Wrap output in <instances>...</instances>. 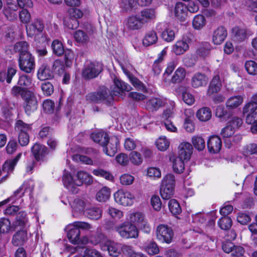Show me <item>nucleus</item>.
Instances as JSON below:
<instances>
[{
	"instance_id": "1",
	"label": "nucleus",
	"mask_w": 257,
	"mask_h": 257,
	"mask_svg": "<svg viewBox=\"0 0 257 257\" xmlns=\"http://www.w3.org/2000/svg\"><path fill=\"white\" fill-rule=\"evenodd\" d=\"M43 22L40 19H36L34 22L26 26L27 35L29 37H34L35 41L39 43H45L46 37L42 33L44 29Z\"/></svg>"
},
{
	"instance_id": "2",
	"label": "nucleus",
	"mask_w": 257,
	"mask_h": 257,
	"mask_svg": "<svg viewBox=\"0 0 257 257\" xmlns=\"http://www.w3.org/2000/svg\"><path fill=\"white\" fill-rule=\"evenodd\" d=\"M113 94L104 86L100 87L96 92L90 93L89 99L95 103L110 104L113 100Z\"/></svg>"
},
{
	"instance_id": "3",
	"label": "nucleus",
	"mask_w": 257,
	"mask_h": 257,
	"mask_svg": "<svg viewBox=\"0 0 257 257\" xmlns=\"http://www.w3.org/2000/svg\"><path fill=\"white\" fill-rule=\"evenodd\" d=\"M115 230L123 238H137L139 236L137 227L130 222L125 221L117 225Z\"/></svg>"
},
{
	"instance_id": "4",
	"label": "nucleus",
	"mask_w": 257,
	"mask_h": 257,
	"mask_svg": "<svg viewBox=\"0 0 257 257\" xmlns=\"http://www.w3.org/2000/svg\"><path fill=\"white\" fill-rule=\"evenodd\" d=\"M242 113L246 116L247 123L251 124L254 121V116L257 115V93L253 95L250 100L244 105Z\"/></svg>"
},
{
	"instance_id": "5",
	"label": "nucleus",
	"mask_w": 257,
	"mask_h": 257,
	"mask_svg": "<svg viewBox=\"0 0 257 257\" xmlns=\"http://www.w3.org/2000/svg\"><path fill=\"white\" fill-rule=\"evenodd\" d=\"M103 70L102 64L97 62H90L83 69L82 76L85 80H90L97 77Z\"/></svg>"
},
{
	"instance_id": "6",
	"label": "nucleus",
	"mask_w": 257,
	"mask_h": 257,
	"mask_svg": "<svg viewBox=\"0 0 257 257\" xmlns=\"http://www.w3.org/2000/svg\"><path fill=\"white\" fill-rule=\"evenodd\" d=\"M22 99L24 100L23 106L25 112L27 115H30L37 110L38 103L34 91L30 90L25 96L24 95Z\"/></svg>"
},
{
	"instance_id": "7",
	"label": "nucleus",
	"mask_w": 257,
	"mask_h": 257,
	"mask_svg": "<svg viewBox=\"0 0 257 257\" xmlns=\"http://www.w3.org/2000/svg\"><path fill=\"white\" fill-rule=\"evenodd\" d=\"M19 65L21 70L31 73L35 68V60L31 54H22L19 56Z\"/></svg>"
},
{
	"instance_id": "8",
	"label": "nucleus",
	"mask_w": 257,
	"mask_h": 257,
	"mask_svg": "<svg viewBox=\"0 0 257 257\" xmlns=\"http://www.w3.org/2000/svg\"><path fill=\"white\" fill-rule=\"evenodd\" d=\"M114 198L116 203L127 206L133 204L135 196L127 191L119 190L114 194Z\"/></svg>"
},
{
	"instance_id": "9",
	"label": "nucleus",
	"mask_w": 257,
	"mask_h": 257,
	"mask_svg": "<svg viewBox=\"0 0 257 257\" xmlns=\"http://www.w3.org/2000/svg\"><path fill=\"white\" fill-rule=\"evenodd\" d=\"M173 236L172 229L167 225H160L157 228V238L162 242L170 243Z\"/></svg>"
},
{
	"instance_id": "10",
	"label": "nucleus",
	"mask_w": 257,
	"mask_h": 257,
	"mask_svg": "<svg viewBox=\"0 0 257 257\" xmlns=\"http://www.w3.org/2000/svg\"><path fill=\"white\" fill-rule=\"evenodd\" d=\"M119 140L117 137L113 136L107 139L105 145L102 146L103 152L108 156L112 157L117 152Z\"/></svg>"
},
{
	"instance_id": "11",
	"label": "nucleus",
	"mask_w": 257,
	"mask_h": 257,
	"mask_svg": "<svg viewBox=\"0 0 257 257\" xmlns=\"http://www.w3.org/2000/svg\"><path fill=\"white\" fill-rule=\"evenodd\" d=\"M144 26L138 14L133 15L125 20V26L129 30H139L142 29Z\"/></svg>"
},
{
	"instance_id": "12",
	"label": "nucleus",
	"mask_w": 257,
	"mask_h": 257,
	"mask_svg": "<svg viewBox=\"0 0 257 257\" xmlns=\"http://www.w3.org/2000/svg\"><path fill=\"white\" fill-rule=\"evenodd\" d=\"M144 25L155 20L157 13L154 9H145L138 14Z\"/></svg>"
},
{
	"instance_id": "13",
	"label": "nucleus",
	"mask_w": 257,
	"mask_h": 257,
	"mask_svg": "<svg viewBox=\"0 0 257 257\" xmlns=\"http://www.w3.org/2000/svg\"><path fill=\"white\" fill-rule=\"evenodd\" d=\"M178 149V157L185 161L190 159L193 152V147L190 143L183 142L179 145Z\"/></svg>"
},
{
	"instance_id": "14",
	"label": "nucleus",
	"mask_w": 257,
	"mask_h": 257,
	"mask_svg": "<svg viewBox=\"0 0 257 257\" xmlns=\"http://www.w3.org/2000/svg\"><path fill=\"white\" fill-rule=\"evenodd\" d=\"M222 146L220 138L216 136L210 137L207 142V147L210 153L215 154L218 153Z\"/></svg>"
},
{
	"instance_id": "15",
	"label": "nucleus",
	"mask_w": 257,
	"mask_h": 257,
	"mask_svg": "<svg viewBox=\"0 0 257 257\" xmlns=\"http://www.w3.org/2000/svg\"><path fill=\"white\" fill-rule=\"evenodd\" d=\"M227 31L223 27H219L214 30L212 35V41L215 45L221 44L227 36Z\"/></svg>"
},
{
	"instance_id": "16",
	"label": "nucleus",
	"mask_w": 257,
	"mask_h": 257,
	"mask_svg": "<svg viewBox=\"0 0 257 257\" xmlns=\"http://www.w3.org/2000/svg\"><path fill=\"white\" fill-rule=\"evenodd\" d=\"M158 37L157 32L154 30H150L146 33L143 40L144 46L149 47L157 43Z\"/></svg>"
},
{
	"instance_id": "17",
	"label": "nucleus",
	"mask_w": 257,
	"mask_h": 257,
	"mask_svg": "<svg viewBox=\"0 0 257 257\" xmlns=\"http://www.w3.org/2000/svg\"><path fill=\"white\" fill-rule=\"evenodd\" d=\"M32 153L37 161H40L48 154L47 148L40 144L36 143L31 149Z\"/></svg>"
},
{
	"instance_id": "18",
	"label": "nucleus",
	"mask_w": 257,
	"mask_h": 257,
	"mask_svg": "<svg viewBox=\"0 0 257 257\" xmlns=\"http://www.w3.org/2000/svg\"><path fill=\"white\" fill-rule=\"evenodd\" d=\"M208 81V78L205 74L196 73L192 77L191 85L194 88H198L206 85Z\"/></svg>"
},
{
	"instance_id": "19",
	"label": "nucleus",
	"mask_w": 257,
	"mask_h": 257,
	"mask_svg": "<svg viewBox=\"0 0 257 257\" xmlns=\"http://www.w3.org/2000/svg\"><path fill=\"white\" fill-rule=\"evenodd\" d=\"M221 87V83L220 77L216 74L213 77L207 90V95H211L220 91Z\"/></svg>"
},
{
	"instance_id": "20",
	"label": "nucleus",
	"mask_w": 257,
	"mask_h": 257,
	"mask_svg": "<svg viewBox=\"0 0 257 257\" xmlns=\"http://www.w3.org/2000/svg\"><path fill=\"white\" fill-rule=\"evenodd\" d=\"M235 130L229 124L224 127L221 132V135L223 137L226 146L229 148L231 145V138L234 134Z\"/></svg>"
},
{
	"instance_id": "21",
	"label": "nucleus",
	"mask_w": 257,
	"mask_h": 257,
	"mask_svg": "<svg viewBox=\"0 0 257 257\" xmlns=\"http://www.w3.org/2000/svg\"><path fill=\"white\" fill-rule=\"evenodd\" d=\"M68 13L70 18L74 19L72 20L74 24H73L72 26L69 25L68 27L73 29L76 28L78 25V21L76 19L81 18L83 15V13L80 10L74 8H70L68 11Z\"/></svg>"
},
{
	"instance_id": "22",
	"label": "nucleus",
	"mask_w": 257,
	"mask_h": 257,
	"mask_svg": "<svg viewBox=\"0 0 257 257\" xmlns=\"http://www.w3.org/2000/svg\"><path fill=\"white\" fill-rule=\"evenodd\" d=\"M37 76L39 79L44 81L52 78L53 74L49 67L45 65H42L38 71Z\"/></svg>"
},
{
	"instance_id": "23",
	"label": "nucleus",
	"mask_w": 257,
	"mask_h": 257,
	"mask_svg": "<svg viewBox=\"0 0 257 257\" xmlns=\"http://www.w3.org/2000/svg\"><path fill=\"white\" fill-rule=\"evenodd\" d=\"M69 224L66 229L68 230L67 236L69 240L73 243H78L79 241L80 231L76 227L71 226Z\"/></svg>"
},
{
	"instance_id": "24",
	"label": "nucleus",
	"mask_w": 257,
	"mask_h": 257,
	"mask_svg": "<svg viewBox=\"0 0 257 257\" xmlns=\"http://www.w3.org/2000/svg\"><path fill=\"white\" fill-rule=\"evenodd\" d=\"M63 182L64 185L72 193L77 192V187H75L73 178L68 172H64L63 176Z\"/></svg>"
},
{
	"instance_id": "25",
	"label": "nucleus",
	"mask_w": 257,
	"mask_h": 257,
	"mask_svg": "<svg viewBox=\"0 0 257 257\" xmlns=\"http://www.w3.org/2000/svg\"><path fill=\"white\" fill-rule=\"evenodd\" d=\"M243 101V98L240 95L233 96L226 101V107L229 109H233L240 105Z\"/></svg>"
},
{
	"instance_id": "26",
	"label": "nucleus",
	"mask_w": 257,
	"mask_h": 257,
	"mask_svg": "<svg viewBox=\"0 0 257 257\" xmlns=\"http://www.w3.org/2000/svg\"><path fill=\"white\" fill-rule=\"evenodd\" d=\"M21 155V153L18 154L15 158L7 161L3 165L2 168L3 172H7L6 175H8V176H9V173L13 171L15 166L20 159Z\"/></svg>"
},
{
	"instance_id": "27",
	"label": "nucleus",
	"mask_w": 257,
	"mask_h": 257,
	"mask_svg": "<svg viewBox=\"0 0 257 257\" xmlns=\"http://www.w3.org/2000/svg\"><path fill=\"white\" fill-rule=\"evenodd\" d=\"M27 233L25 230L17 231L13 236L12 243L15 246L23 245L27 240Z\"/></svg>"
},
{
	"instance_id": "28",
	"label": "nucleus",
	"mask_w": 257,
	"mask_h": 257,
	"mask_svg": "<svg viewBox=\"0 0 257 257\" xmlns=\"http://www.w3.org/2000/svg\"><path fill=\"white\" fill-rule=\"evenodd\" d=\"M175 16L180 20L183 21L187 15V6L182 3H177L175 7Z\"/></svg>"
},
{
	"instance_id": "29",
	"label": "nucleus",
	"mask_w": 257,
	"mask_h": 257,
	"mask_svg": "<svg viewBox=\"0 0 257 257\" xmlns=\"http://www.w3.org/2000/svg\"><path fill=\"white\" fill-rule=\"evenodd\" d=\"M113 82L115 86L118 89L117 90H113V94L114 95H117L120 94V92L124 91H129L131 90V86L127 83L120 81L117 78L113 80Z\"/></svg>"
},
{
	"instance_id": "30",
	"label": "nucleus",
	"mask_w": 257,
	"mask_h": 257,
	"mask_svg": "<svg viewBox=\"0 0 257 257\" xmlns=\"http://www.w3.org/2000/svg\"><path fill=\"white\" fill-rule=\"evenodd\" d=\"M87 205V202L82 199L76 198L70 203L73 212L81 213L84 212Z\"/></svg>"
},
{
	"instance_id": "31",
	"label": "nucleus",
	"mask_w": 257,
	"mask_h": 257,
	"mask_svg": "<svg viewBox=\"0 0 257 257\" xmlns=\"http://www.w3.org/2000/svg\"><path fill=\"white\" fill-rule=\"evenodd\" d=\"M102 211L97 207L87 208L85 211V215L90 219L97 220L101 217Z\"/></svg>"
},
{
	"instance_id": "32",
	"label": "nucleus",
	"mask_w": 257,
	"mask_h": 257,
	"mask_svg": "<svg viewBox=\"0 0 257 257\" xmlns=\"http://www.w3.org/2000/svg\"><path fill=\"white\" fill-rule=\"evenodd\" d=\"M91 138L94 142L104 146L108 138V135L104 132H94L91 134Z\"/></svg>"
},
{
	"instance_id": "33",
	"label": "nucleus",
	"mask_w": 257,
	"mask_h": 257,
	"mask_svg": "<svg viewBox=\"0 0 257 257\" xmlns=\"http://www.w3.org/2000/svg\"><path fill=\"white\" fill-rule=\"evenodd\" d=\"M188 49L189 45L185 40L178 41L173 46V51L178 55L183 54Z\"/></svg>"
},
{
	"instance_id": "34",
	"label": "nucleus",
	"mask_w": 257,
	"mask_h": 257,
	"mask_svg": "<svg viewBox=\"0 0 257 257\" xmlns=\"http://www.w3.org/2000/svg\"><path fill=\"white\" fill-rule=\"evenodd\" d=\"M75 252H84V254L82 257H101L98 251L94 249L85 248L84 246L80 247L77 246L75 248Z\"/></svg>"
},
{
	"instance_id": "35",
	"label": "nucleus",
	"mask_w": 257,
	"mask_h": 257,
	"mask_svg": "<svg viewBox=\"0 0 257 257\" xmlns=\"http://www.w3.org/2000/svg\"><path fill=\"white\" fill-rule=\"evenodd\" d=\"M15 130L18 134L28 133L31 130V125L19 119L16 122Z\"/></svg>"
},
{
	"instance_id": "36",
	"label": "nucleus",
	"mask_w": 257,
	"mask_h": 257,
	"mask_svg": "<svg viewBox=\"0 0 257 257\" xmlns=\"http://www.w3.org/2000/svg\"><path fill=\"white\" fill-rule=\"evenodd\" d=\"M170 159L173 162V168L177 173H181L184 169V163L183 159L179 157H171Z\"/></svg>"
},
{
	"instance_id": "37",
	"label": "nucleus",
	"mask_w": 257,
	"mask_h": 257,
	"mask_svg": "<svg viewBox=\"0 0 257 257\" xmlns=\"http://www.w3.org/2000/svg\"><path fill=\"white\" fill-rule=\"evenodd\" d=\"M196 115L200 121H206L210 119L212 113L209 108L203 107L198 110Z\"/></svg>"
},
{
	"instance_id": "38",
	"label": "nucleus",
	"mask_w": 257,
	"mask_h": 257,
	"mask_svg": "<svg viewBox=\"0 0 257 257\" xmlns=\"http://www.w3.org/2000/svg\"><path fill=\"white\" fill-rule=\"evenodd\" d=\"M77 177L79 181V183L76 184L77 186H80L82 183L90 184L93 182L92 176L84 171H79L77 173Z\"/></svg>"
},
{
	"instance_id": "39",
	"label": "nucleus",
	"mask_w": 257,
	"mask_h": 257,
	"mask_svg": "<svg viewBox=\"0 0 257 257\" xmlns=\"http://www.w3.org/2000/svg\"><path fill=\"white\" fill-rule=\"evenodd\" d=\"M163 104V101L158 98H152L146 103V108L151 111H154L161 107Z\"/></svg>"
},
{
	"instance_id": "40",
	"label": "nucleus",
	"mask_w": 257,
	"mask_h": 257,
	"mask_svg": "<svg viewBox=\"0 0 257 257\" xmlns=\"http://www.w3.org/2000/svg\"><path fill=\"white\" fill-rule=\"evenodd\" d=\"M74 38L77 43L81 44H87L89 40V37L88 35L82 30H77L75 32Z\"/></svg>"
},
{
	"instance_id": "41",
	"label": "nucleus",
	"mask_w": 257,
	"mask_h": 257,
	"mask_svg": "<svg viewBox=\"0 0 257 257\" xmlns=\"http://www.w3.org/2000/svg\"><path fill=\"white\" fill-rule=\"evenodd\" d=\"M211 49L212 47L209 43H203L198 48L197 53L201 57L205 58L209 56Z\"/></svg>"
},
{
	"instance_id": "42",
	"label": "nucleus",
	"mask_w": 257,
	"mask_h": 257,
	"mask_svg": "<svg viewBox=\"0 0 257 257\" xmlns=\"http://www.w3.org/2000/svg\"><path fill=\"white\" fill-rule=\"evenodd\" d=\"M233 38L238 42L244 41L246 37V31L238 27H234L232 30Z\"/></svg>"
},
{
	"instance_id": "43",
	"label": "nucleus",
	"mask_w": 257,
	"mask_h": 257,
	"mask_svg": "<svg viewBox=\"0 0 257 257\" xmlns=\"http://www.w3.org/2000/svg\"><path fill=\"white\" fill-rule=\"evenodd\" d=\"M186 76V71L183 68L179 67L175 72L172 77L171 81L173 83L181 82Z\"/></svg>"
},
{
	"instance_id": "44",
	"label": "nucleus",
	"mask_w": 257,
	"mask_h": 257,
	"mask_svg": "<svg viewBox=\"0 0 257 257\" xmlns=\"http://www.w3.org/2000/svg\"><path fill=\"white\" fill-rule=\"evenodd\" d=\"M110 195V189L107 187H103L96 194V199L99 202H105Z\"/></svg>"
},
{
	"instance_id": "45",
	"label": "nucleus",
	"mask_w": 257,
	"mask_h": 257,
	"mask_svg": "<svg viewBox=\"0 0 257 257\" xmlns=\"http://www.w3.org/2000/svg\"><path fill=\"white\" fill-rule=\"evenodd\" d=\"M174 190V188L161 185L160 189V195L163 199L168 200L173 196Z\"/></svg>"
},
{
	"instance_id": "46",
	"label": "nucleus",
	"mask_w": 257,
	"mask_h": 257,
	"mask_svg": "<svg viewBox=\"0 0 257 257\" xmlns=\"http://www.w3.org/2000/svg\"><path fill=\"white\" fill-rule=\"evenodd\" d=\"M136 5L135 0H121L120 8L123 12H131Z\"/></svg>"
},
{
	"instance_id": "47",
	"label": "nucleus",
	"mask_w": 257,
	"mask_h": 257,
	"mask_svg": "<svg viewBox=\"0 0 257 257\" xmlns=\"http://www.w3.org/2000/svg\"><path fill=\"white\" fill-rule=\"evenodd\" d=\"M29 45L26 41H21L17 43L14 46V50L16 52L19 53V56L22 54H30L28 51Z\"/></svg>"
},
{
	"instance_id": "48",
	"label": "nucleus",
	"mask_w": 257,
	"mask_h": 257,
	"mask_svg": "<svg viewBox=\"0 0 257 257\" xmlns=\"http://www.w3.org/2000/svg\"><path fill=\"white\" fill-rule=\"evenodd\" d=\"M30 91V90L27 88L22 87L20 86L15 85L12 88L11 93L12 95L14 97H17L21 96V98H23L24 95L25 96Z\"/></svg>"
},
{
	"instance_id": "49",
	"label": "nucleus",
	"mask_w": 257,
	"mask_h": 257,
	"mask_svg": "<svg viewBox=\"0 0 257 257\" xmlns=\"http://www.w3.org/2000/svg\"><path fill=\"white\" fill-rule=\"evenodd\" d=\"M189 113L190 115L185 119V122L184 124V128L188 132H193L194 130V125L192 121L193 117V113H192L190 110H186L185 113Z\"/></svg>"
},
{
	"instance_id": "50",
	"label": "nucleus",
	"mask_w": 257,
	"mask_h": 257,
	"mask_svg": "<svg viewBox=\"0 0 257 257\" xmlns=\"http://www.w3.org/2000/svg\"><path fill=\"white\" fill-rule=\"evenodd\" d=\"M244 67L248 74L251 75H257V63L250 60L245 62Z\"/></svg>"
},
{
	"instance_id": "51",
	"label": "nucleus",
	"mask_w": 257,
	"mask_h": 257,
	"mask_svg": "<svg viewBox=\"0 0 257 257\" xmlns=\"http://www.w3.org/2000/svg\"><path fill=\"white\" fill-rule=\"evenodd\" d=\"M192 143L194 148L199 151H202L205 148V142L200 136H194L192 139Z\"/></svg>"
},
{
	"instance_id": "52",
	"label": "nucleus",
	"mask_w": 257,
	"mask_h": 257,
	"mask_svg": "<svg viewBox=\"0 0 257 257\" xmlns=\"http://www.w3.org/2000/svg\"><path fill=\"white\" fill-rule=\"evenodd\" d=\"M144 219V215L140 212L132 213L129 215L130 222L135 225H138Z\"/></svg>"
},
{
	"instance_id": "53",
	"label": "nucleus",
	"mask_w": 257,
	"mask_h": 257,
	"mask_svg": "<svg viewBox=\"0 0 257 257\" xmlns=\"http://www.w3.org/2000/svg\"><path fill=\"white\" fill-rule=\"evenodd\" d=\"M92 173L96 176L103 177L109 181H112L113 180V177L109 172L102 169H94L93 170Z\"/></svg>"
},
{
	"instance_id": "54",
	"label": "nucleus",
	"mask_w": 257,
	"mask_h": 257,
	"mask_svg": "<svg viewBox=\"0 0 257 257\" xmlns=\"http://www.w3.org/2000/svg\"><path fill=\"white\" fill-rule=\"evenodd\" d=\"M170 212L174 215H177L181 212V208L175 199H171L168 203Z\"/></svg>"
},
{
	"instance_id": "55",
	"label": "nucleus",
	"mask_w": 257,
	"mask_h": 257,
	"mask_svg": "<svg viewBox=\"0 0 257 257\" xmlns=\"http://www.w3.org/2000/svg\"><path fill=\"white\" fill-rule=\"evenodd\" d=\"M205 25L204 17L201 15L196 16L193 21V26L195 29L200 30Z\"/></svg>"
},
{
	"instance_id": "56",
	"label": "nucleus",
	"mask_w": 257,
	"mask_h": 257,
	"mask_svg": "<svg viewBox=\"0 0 257 257\" xmlns=\"http://www.w3.org/2000/svg\"><path fill=\"white\" fill-rule=\"evenodd\" d=\"M218 225L222 229L228 230L232 226V220L230 217L224 216L219 220Z\"/></svg>"
},
{
	"instance_id": "57",
	"label": "nucleus",
	"mask_w": 257,
	"mask_h": 257,
	"mask_svg": "<svg viewBox=\"0 0 257 257\" xmlns=\"http://www.w3.org/2000/svg\"><path fill=\"white\" fill-rule=\"evenodd\" d=\"M53 53L57 56H60L64 53L62 43L58 40L53 41L52 44Z\"/></svg>"
},
{
	"instance_id": "58",
	"label": "nucleus",
	"mask_w": 257,
	"mask_h": 257,
	"mask_svg": "<svg viewBox=\"0 0 257 257\" xmlns=\"http://www.w3.org/2000/svg\"><path fill=\"white\" fill-rule=\"evenodd\" d=\"M79 159L81 162L88 165H99L102 163L101 159L99 157H97L95 160L92 161L86 156L80 155Z\"/></svg>"
},
{
	"instance_id": "59",
	"label": "nucleus",
	"mask_w": 257,
	"mask_h": 257,
	"mask_svg": "<svg viewBox=\"0 0 257 257\" xmlns=\"http://www.w3.org/2000/svg\"><path fill=\"white\" fill-rule=\"evenodd\" d=\"M121 245L114 242L110 243L107 246V250L110 255L117 256L120 253Z\"/></svg>"
},
{
	"instance_id": "60",
	"label": "nucleus",
	"mask_w": 257,
	"mask_h": 257,
	"mask_svg": "<svg viewBox=\"0 0 257 257\" xmlns=\"http://www.w3.org/2000/svg\"><path fill=\"white\" fill-rule=\"evenodd\" d=\"M156 144L159 150L164 151L169 148L170 142L165 137H162L157 140Z\"/></svg>"
},
{
	"instance_id": "61",
	"label": "nucleus",
	"mask_w": 257,
	"mask_h": 257,
	"mask_svg": "<svg viewBox=\"0 0 257 257\" xmlns=\"http://www.w3.org/2000/svg\"><path fill=\"white\" fill-rule=\"evenodd\" d=\"M167 187H171L175 188V178L174 175L172 174H167L163 179L162 185Z\"/></svg>"
},
{
	"instance_id": "62",
	"label": "nucleus",
	"mask_w": 257,
	"mask_h": 257,
	"mask_svg": "<svg viewBox=\"0 0 257 257\" xmlns=\"http://www.w3.org/2000/svg\"><path fill=\"white\" fill-rule=\"evenodd\" d=\"M162 38L166 42H171L175 38V32L170 28L166 29L161 34Z\"/></svg>"
},
{
	"instance_id": "63",
	"label": "nucleus",
	"mask_w": 257,
	"mask_h": 257,
	"mask_svg": "<svg viewBox=\"0 0 257 257\" xmlns=\"http://www.w3.org/2000/svg\"><path fill=\"white\" fill-rule=\"evenodd\" d=\"M107 213L111 218L115 219H119L123 216V213L121 211L112 207H109L108 208Z\"/></svg>"
},
{
	"instance_id": "64",
	"label": "nucleus",
	"mask_w": 257,
	"mask_h": 257,
	"mask_svg": "<svg viewBox=\"0 0 257 257\" xmlns=\"http://www.w3.org/2000/svg\"><path fill=\"white\" fill-rule=\"evenodd\" d=\"M41 89L43 94L47 96H50L54 92L53 85L49 82L42 83Z\"/></svg>"
}]
</instances>
